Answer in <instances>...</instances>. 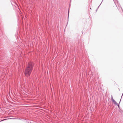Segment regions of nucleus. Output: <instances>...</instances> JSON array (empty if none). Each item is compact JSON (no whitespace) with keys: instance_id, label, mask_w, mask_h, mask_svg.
<instances>
[{"instance_id":"f257e3e1","label":"nucleus","mask_w":123,"mask_h":123,"mask_svg":"<svg viewBox=\"0 0 123 123\" xmlns=\"http://www.w3.org/2000/svg\"><path fill=\"white\" fill-rule=\"evenodd\" d=\"M33 65L32 62L28 63L25 71V74L27 77H28L30 75L33 69Z\"/></svg>"},{"instance_id":"f03ea898","label":"nucleus","mask_w":123,"mask_h":123,"mask_svg":"<svg viewBox=\"0 0 123 123\" xmlns=\"http://www.w3.org/2000/svg\"><path fill=\"white\" fill-rule=\"evenodd\" d=\"M112 101L113 103L115 104L116 105H118V104L116 102V101H115L113 98L112 99Z\"/></svg>"}]
</instances>
